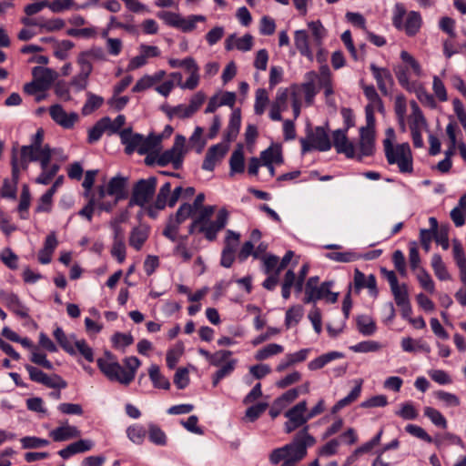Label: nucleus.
Masks as SVG:
<instances>
[{"label": "nucleus", "mask_w": 466, "mask_h": 466, "mask_svg": "<svg viewBox=\"0 0 466 466\" xmlns=\"http://www.w3.org/2000/svg\"><path fill=\"white\" fill-rule=\"evenodd\" d=\"M316 443V440L308 432V426L298 432L292 441L274 449L268 460L272 465L282 461L280 466H296L307 456V451Z\"/></svg>", "instance_id": "obj_1"}, {"label": "nucleus", "mask_w": 466, "mask_h": 466, "mask_svg": "<svg viewBox=\"0 0 466 466\" xmlns=\"http://www.w3.org/2000/svg\"><path fill=\"white\" fill-rule=\"evenodd\" d=\"M97 366L101 372L111 381H117L123 385L130 384L135 377L141 362L137 357L125 358L124 369L110 352H106L105 358L97 360Z\"/></svg>", "instance_id": "obj_2"}, {"label": "nucleus", "mask_w": 466, "mask_h": 466, "mask_svg": "<svg viewBox=\"0 0 466 466\" xmlns=\"http://www.w3.org/2000/svg\"><path fill=\"white\" fill-rule=\"evenodd\" d=\"M385 135L383 147L388 163L390 165H397L401 173H411L413 170V161L409 143L405 142L394 146L393 143L396 140V136L392 127L387 128Z\"/></svg>", "instance_id": "obj_3"}, {"label": "nucleus", "mask_w": 466, "mask_h": 466, "mask_svg": "<svg viewBox=\"0 0 466 466\" xmlns=\"http://www.w3.org/2000/svg\"><path fill=\"white\" fill-rule=\"evenodd\" d=\"M44 130L39 128L32 137L30 145L23 146L20 152L18 166L20 169H26L29 162H40V167H45L50 163L54 149L48 145H44Z\"/></svg>", "instance_id": "obj_4"}, {"label": "nucleus", "mask_w": 466, "mask_h": 466, "mask_svg": "<svg viewBox=\"0 0 466 466\" xmlns=\"http://www.w3.org/2000/svg\"><path fill=\"white\" fill-rule=\"evenodd\" d=\"M311 36L305 30H297L294 34V44L300 55L313 61V48H319L322 40L326 36V29L319 21H312L308 24Z\"/></svg>", "instance_id": "obj_5"}, {"label": "nucleus", "mask_w": 466, "mask_h": 466, "mask_svg": "<svg viewBox=\"0 0 466 466\" xmlns=\"http://www.w3.org/2000/svg\"><path fill=\"white\" fill-rule=\"evenodd\" d=\"M319 277H311L308 279L305 287V303L315 302L326 299L328 302L335 303L338 300L339 293L330 291L333 281H325L318 287Z\"/></svg>", "instance_id": "obj_6"}, {"label": "nucleus", "mask_w": 466, "mask_h": 466, "mask_svg": "<svg viewBox=\"0 0 466 466\" xmlns=\"http://www.w3.org/2000/svg\"><path fill=\"white\" fill-rule=\"evenodd\" d=\"M157 187V178L150 177L147 179H140L133 188L129 205L144 207L152 199Z\"/></svg>", "instance_id": "obj_7"}, {"label": "nucleus", "mask_w": 466, "mask_h": 466, "mask_svg": "<svg viewBox=\"0 0 466 466\" xmlns=\"http://www.w3.org/2000/svg\"><path fill=\"white\" fill-rule=\"evenodd\" d=\"M194 214L195 213L193 212V207H191V204H182L177 212L169 217L166 228L163 231V235L171 241H176L177 239V235L180 225Z\"/></svg>", "instance_id": "obj_8"}, {"label": "nucleus", "mask_w": 466, "mask_h": 466, "mask_svg": "<svg viewBox=\"0 0 466 466\" xmlns=\"http://www.w3.org/2000/svg\"><path fill=\"white\" fill-rule=\"evenodd\" d=\"M185 137L177 135L176 137L173 147L159 156V157L157 158V164L161 167H164L168 163H172L174 168H180L185 153Z\"/></svg>", "instance_id": "obj_9"}, {"label": "nucleus", "mask_w": 466, "mask_h": 466, "mask_svg": "<svg viewBox=\"0 0 466 466\" xmlns=\"http://www.w3.org/2000/svg\"><path fill=\"white\" fill-rule=\"evenodd\" d=\"M306 410L307 402L306 400H302L285 413V416L288 418L284 425L286 433H291L296 429L307 423L309 419L308 418V414H306Z\"/></svg>", "instance_id": "obj_10"}, {"label": "nucleus", "mask_w": 466, "mask_h": 466, "mask_svg": "<svg viewBox=\"0 0 466 466\" xmlns=\"http://www.w3.org/2000/svg\"><path fill=\"white\" fill-rule=\"evenodd\" d=\"M25 368L32 381L41 383L48 388L59 390L65 389L67 385L66 382L57 374L47 375L41 370L29 364H26Z\"/></svg>", "instance_id": "obj_11"}, {"label": "nucleus", "mask_w": 466, "mask_h": 466, "mask_svg": "<svg viewBox=\"0 0 466 466\" xmlns=\"http://www.w3.org/2000/svg\"><path fill=\"white\" fill-rule=\"evenodd\" d=\"M228 221V212L225 208L218 210L216 216V219L201 225L198 228V232L204 234L205 238L208 241H214L217 238L218 233L221 231Z\"/></svg>", "instance_id": "obj_12"}, {"label": "nucleus", "mask_w": 466, "mask_h": 466, "mask_svg": "<svg viewBox=\"0 0 466 466\" xmlns=\"http://www.w3.org/2000/svg\"><path fill=\"white\" fill-rule=\"evenodd\" d=\"M127 178L116 176L110 179L106 187L100 186L97 188L98 200L103 199L106 195L116 198V200H121L127 198L126 193Z\"/></svg>", "instance_id": "obj_13"}, {"label": "nucleus", "mask_w": 466, "mask_h": 466, "mask_svg": "<svg viewBox=\"0 0 466 466\" xmlns=\"http://www.w3.org/2000/svg\"><path fill=\"white\" fill-rule=\"evenodd\" d=\"M239 234L233 230H227L225 247L221 253L220 265L230 268L235 260V251L239 243Z\"/></svg>", "instance_id": "obj_14"}, {"label": "nucleus", "mask_w": 466, "mask_h": 466, "mask_svg": "<svg viewBox=\"0 0 466 466\" xmlns=\"http://www.w3.org/2000/svg\"><path fill=\"white\" fill-rule=\"evenodd\" d=\"M339 154H344L348 158L356 157V147L347 137V130L337 129L332 133V144Z\"/></svg>", "instance_id": "obj_15"}, {"label": "nucleus", "mask_w": 466, "mask_h": 466, "mask_svg": "<svg viewBox=\"0 0 466 466\" xmlns=\"http://www.w3.org/2000/svg\"><path fill=\"white\" fill-rule=\"evenodd\" d=\"M306 81L299 86H296L292 87V91H297L298 97L301 95L304 96L305 102L308 106H311L314 101V97L318 93L316 88L317 73L315 71H309L305 75Z\"/></svg>", "instance_id": "obj_16"}, {"label": "nucleus", "mask_w": 466, "mask_h": 466, "mask_svg": "<svg viewBox=\"0 0 466 466\" xmlns=\"http://www.w3.org/2000/svg\"><path fill=\"white\" fill-rule=\"evenodd\" d=\"M370 68L381 94L384 96L390 95V89L394 85L390 70L385 67H379L375 64H370Z\"/></svg>", "instance_id": "obj_17"}, {"label": "nucleus", "mask_w": 466, "mask_h": 466, "mask_svg": "<svg viewBox=\"0 0 466 466\" xmlns=\"http://www.w3.org/2000/svg\"><path fill=\"white\" fill-rule=\"evenodd\" d=\"M228 147L226 144L219 143L210 147L204 158L202 168L208 171H213L216 165L219 163L226 156Z\"/></svg>", "instance_id": "obj_18"}, {"label": "nucleus", "mask_w": 466, "mask_h": 466, "mask_svg": "<svg viewBox=\"0 0 466 466\" xmlns=\"http://www.w3.org/2000/svg\"><path fill=\"white\" fill-rule=\"evenodd\" d=\"M0 301L18 317L22 319L29 318L28 309L22 304L16 295L0 290Z\"/></svg>", "instance_id": "obj_19"}, {"label": "nucleus", "mask_w": 466, "mask_h": 466, "mask_svg": "<svg viewBox=\"0 0 466 466\" xmlns=\"http://www.w3.org/2000/svg\"><path fill=\"white\" fill-rule=\"evenodd\" d=\"M162 137L161 136H148L147 137H144L141 135V141H139V146L137 147V153L139 155H151L155 153H158L160 151V144ZM147 165H150L152 161L147 156L145 159Z\"/></svg>", "instance_id": "obj_20"}, {"label": "nucleus", "mask_w": 466, "mask_h": 466, "mask_svg": "<svg viewBox=\"0 0 466 466\" xmlns=\"http://www.w3.org/2000/svg\"><path fill=\"white\" fill-rule=\"evenodd\" d=\"M52 119L65 128H70L77 121L76 113L67 114L60 105H54L49 109Z\"/></svg>", "instance_id": "obj_21"}, {"label": "nucleus", "mask_w": 466, "mask_h": 466, "mask_svg": "<svg viewBox=\"0 0 466 466\" xmlns=\"http://www.w3.org/2000/svg\"><path fill=\"white\" fill-rule=\"evenodd\" d=\"M289 90L279 88L277 91L275 100L272 102L269 111V117L274 121L281 120V112L288 108Z\"/></svg>", "instance_id": "obj_22"}, {"label": "nucleus", "mask_w": 466, "mask_h": 466, "mask_svg": "<svg viewBox=\"0 0 466 466\" xmlns=\"http://www.w3.org/2000/svg\"><path fill=\"white\" fill-rule=\"evenodd\" d=\"M374 132L367 130H360L359 151L356 149V157L361 160L363 157L373 154L374 151Z\"/></svg>", "instance_id": "obj_23"}, {"label": "nucleus", "mask_w": 466, "mask_h": 466, "mask_svg": "<svg viewBox=\"0 0 466 466\" xmlns=\"http://www.w3.org/2000/svg\"><path fill=\"white\" fill-rule=\"evenodd\" d=\"M34 79L37 82L40 89L47 90L55 79L56 78V72L48 67L35 66L33 68Z\"/></svg>", "instance_id": "obj_24"}, {"label": "nucleus", "mask_w": 466, "mask_h": 466, "mask_svg": "<svg viewBox=\"0 0 466 466\" xmlns=\"http://www.w3.org/2000/svg\"><path fill=\"white\" fill-rule=\"evenodd\" d=\"M150 228L147 225H139L132 228L128 243L131 248L140 250L149 237Z\"/></svg>", "instance_id": "obj_25"}, {"label": "nucleus", "mask_w": 466, "mask_h": 466, "mask_svg": "<svg viewBox=\"0 0 466 466\" xmlns=\"http://www.w3.org/2000/svg\"><path fill=\"white\" fill-rule=\"evenodd\" d=\"M81 435V431L76 427L68 425L66 422L62 423L59 427L49 432V436L54 441H65L70 439L77 438Z\"/></svg>", "instance_id": "obj_26"}, {"label": "nucleus", "mask_w": 466, "mask_h": 466, "mask_svg": "<svg viewBox=\"0 0 466 466\" xmlns=\"http://www.w3.org/2000/svg\"><path fill=\"white\" fill-rule=\"evenodd\" d=\"M309 138L313 143L315 149L319 151H328L331 148V142L329 137L323 127H317Z\"/></svg>", "instance_id": "obj_27"}, {"label": "nucleus", "mask_w": 466, "mask_h": 466, "mask_svg": "<svg viewBox=\"0 0 466 466\" xmlns=\"http://www.w3.org/2000/svg\"><path fill=\"white\" fill-rule=\"evenodd\" d=\"M94 445V441H92L91 440H79L76 442L69 444L65 449L60 450L58 451V454L63 459H68L74 454L83 453L92 450Z\"/></svg>", "instance_id": "obj_28"}, {"label": "nucleus", "mask_w": 466, "mask_h": 466, "mask_svg": "<svg viewBox=\"0 0 466 466\" xmlns=\"http://www.w3.org/2000/svg\"><path fill=\"white\" fill-rule=\"evenodd\" d=\"M20 171L17 159L14 157L12 159V176L13 182L5 179L2 187L1 195L3 198H15L16 195V183L18 180V173Z\"/></svg>", "instance_id": "obj_29"}, {"label": "nucleus", "mask_w": 466, "mask_h": 466, "mask_svg": "<svg viewBox=\"0 0 466 466\" xmlns=\"http://www.w3.org/2000/svg\"><path fill=\"white\" fill-rule=\"evenodd\" d=\"M119 136L122 144L126 146L125 151L127 154L130 155L134 151H137L139 141H141L140 134H134L131 128H126L119 133Z\"/></svg>", "instance_id": "obj_30"}, {"label": "nucleus", "mask_w": 466, "mask_h": 466, "mask_svg": "<svg viewBox=\"0 0 466 466\" xmlns=\"http://www.w3.org/2000/svg\"><path fill=\"white\" fill-rule=\"evenodd\" d=\"M253 46V37L250 35H245L240 38H236L234 35H230L226 40L225 47L227 50H232L237 48L240 51H249Z\"/></svg>", "instance_id": "obj_31"}, {"label": "nucleus", "mask_w": 466, "mask_h": 466, "mask_svg": "<svg viewBox=\"0 0 466 466\" xmlns=\"http://www.w3.org/2000/svg\"><path fill=\"white\" fill-rule=\"evenodd\" d=\"M57 244L54 232L46 237L44 248L38 253V260L41 264H48L51 261L52 254Z\"/></svg>", "instance_id": "obj_32"}, {"label": "nucleus", "mask_w": 466, "mask_h": 466, "mask_svg": "<svg viewBox=\"0 0 466 466\" xmlns=\"http://www.w3.org/2000/svg\"><path fill=\"white\" fill-rule=\"evenodd\" d=\"M343 357H344V355L341 352L330 351V352L322 354V355L319 356L318 358L309 361L308 364V368L310 370H320L328 363H329L335 360L341 359Z\"/></svg>", "instance_id": "obj_33"}, {"label": "nucleus", "mask_w": 466, "mask_h": 466, "mask_svg": "<svg viewBox=\"0 0 466 466\" xmlns=\"http://www.w3.org/2000/svg\"><path fill=\"white\" fill-rule=\"evenodd\" d=\"M230 175L243 173L245 168L243 147L238 145L229 158Z\"/></svg>", "instance_id": "obj_34"}, {"label": "nucleus", "mask_w": 466, "mask_h": 466, "mask_svg": "<svg viewBox=\"0 0 466 466\" xmlns=\"http://www.w3.org/2000/svg\"><path fill=\"white\" fill-rule=\"evenodd\" d=\"M240 123H241L240 110L235 109L231 114L230 119H229V122H228V125L227 127V131L225 134L226 140L232 141L237 137L238 131H239Z\"/></svg>", "instance_id": "obj_35"}, {"label": "nucleus", "mask_w": 466, "mask_h": 466, "mask_svg": "<svg viewBox=\"0 0 466 466\" xmlns=\"http://www.w3.org/2000/svg\"><path fill=\"white\" fill-rule=\"evenodd\" d=\"M411 123L410 125V131H421L427 125L426 119L416 102L411 103Z\"/></svg>", "instance_id": "obj_36"}, {"label": "nucleus", "mask_w": 466, "mask_h": 466, "mask_svg": "<svg viewBox=\"0 0 466 466\" xmlns=\"http://www.w3.org/2000/svg\"><path fill=\"white\" fill-rule=\"evenodd\" d=\"M109 123V117L106 116L101 118L96 125L89 129L87 141L93 144L100 139L103 133L106 131V125Z\"/></svg>", "instance_id": "obj_37"}, {"label": "nucleus", "mask_w": 466, "mask_h": 466, "mask_svg": "<svg viewBox=\"0 0 466 466\" xmlns=\"http://www.w3.org/2000/svg\"><path fill=\"white\" fill-rule=\"evenodd\" d=\"M283 350V346L277 343H270L259 349L255 354V359L257 360H264L272 356L282 353Z\"/></svg>", "instance_id": "obj_38"}, {"label": "nucleus", "mask_w": 466, "mask_h": 466, "mask_svg": "<svg viewBox=\"0 0 466 466\" xmlns=\"http://www.w3.org/2000/svg\"><path fill=\"white\" fill-rule=\"evenodd\" d=\"M148 375L155 387L164 390L169 389L170 383L167 379L161 375L157 365L152 364L149 367Z\"/></svg>", "instance_id": "obj_39"}, {"label": "nucleus", "mask_w": 466, "mask_h": 466, "mask_svg": "<svg viewBox=\"0 0 466 466\" xmlns=\"http://www.w3.org/2000/svg\"><path fill=\"white\" fill-rule=\"evenodd\" d=\"M431 267L436 277L440 280H449L451 279V275L449 274L441 255L434 254L431 258Z\"/></svg>", "instance_id": "obj_40"}, {"label": "nucleus", "mask_w": 466, "mask_h": 466, "mask_svg": "<svg viewBox=\"0 0 466 466\" xmlns=\"http://www.w3.org/2000/svg\"><path fill=\"white\" fill-rule=\"evenodd\" d=\"M50 163H46L45 167H41L42 172L36 177L35 182L42 185H47L51 182L54 177L59 170V166L56 164L49 165Z\"/></svg>", "instance_id": "obj_41"}, {"label": "nucleus", "mask_w": 466, "mask_h": 466, "mask_svg": "<svg viewBox=\"0 0 466 466\" xmlns=\"http://www.w3.org/2000/svg\"><path fill=\"white\" fill-rule=\"evenodd\" d=\"M127 438L135 444L141 445L147 435L146 429L138 424H134L127 429Z\"/></svg>", "instance_id": "obj_42"}, {"label": "nucleus", "mask_w": 466, "mask_h": 466, "mask_svg": "<svg viewBox=\"0 0 466 466\" xmlns=\"http://www.w3.org/2000/svg\"><path fill=\"white\" fill-rule=\"evenodd\" d=\"M420 24H421V18H420V14L415 11L410 12L408 14V16H407V19H406V22L404 25L406 33L409 35H415L420 29Z\"/></svg>", "instance_id": "obj_43"}, {"label": "nucleus", "mask_w": 466, "mask_h": 466, "mask_svg": "<svg viewBox=\"0 0 466 466\" xmlns=\"http://www.w3.org/2000/svg\"><path fill=\"white\" fill-rule=\"evenodd\" d=\"M86 96H87V100L82 108V114L84 116L90 115L96 109L99 108L104 102L103 97L96 96L93 93L88 92L86 94Z\"/></svg>", "instance_id": "obj_44"}, {"label": "nucleus", "mask_w": 466, "mask_h": 466, "mask_svg": "<svg viewBox=\"0 0 466 466\" xmlns=\"http://www.w3.org/2000/svg\"><path fill=\"white\" fill-rule=\"evenodd\" d=\"M261 160L264 166H270V164H281L283 162V158L281 156V152L278 148L269 147L263 152H261Z\"/></svg>", "instance_id": "obj_45"}, {"label": "nucleus", "mask_w": 466, "mask_h": 466, "mask_svg": "<svg viewBox=\"0 0 466 466\" xmlns=\"http://www.w3.org/2000/svg\"><path fill=\"white\" fill-rule=\"evenodd\" d=\"M206 17L200 15H193L188 17L180 16L177 28L183 32H190L195 29L197 22H204Z\"/></svg>", "instance_id": "obj_46"}, {"label": "nucleus", "mask_w": 466, "mask_h": 466, "mask_svg": "<svg viewBox=\"0 0 466 466\" xmlns=\"http://www.w3.org/2000/svg\"><path fill=\"white\" fill-rule=\"evenodd\" d=\"M424 415L437 427L446 429L448 426L445 417L436 409L431 407L424 408Z\"/></svg>", "instance_id": "obj_47"}, {"label": "nucleus", "mask_w": 466, "mask_h": 466, "mask_svg": "<svg viewBox=\"0 0 466 466\" xmlns=\"http://www.w3.org/2000/svg\"><path fill=\"white\" fill-rule=\"evenodd\" d=\"M268 104V95L264 88H258L256 91L254 111L255 114L261 116Z\"/></svg>", "instance_id": "obj_48"}, {"label": "nucleus", "mask_w": 466, "mask_h": 466, "mask_svg": "<svg viewBox=\"0 0 466 466\" xmlns=\"http://www.w3.org/2000/svg\"><path fill=\"white\" fill-rule=\"evenodd\" d=\"M401 348L404 351L407 352H414L417 350H422L425 352H430V346L426 343H422L420 341H415L411 338H403L401 339Z\"/></svg>", "instance_id": "obj_49"}, {"label": "nucleus", "mask_w": 466, "mask_h": 466, "mask_svg": "<svg viewBox=\"0 0 466 466\" xmlns=\"http://www.w3.org/2000/svg\"><path fill=\"white\" fill-rule=\"evenodd\" d=\"M171 192V184L166 182L159 189L157 198L154 202L157 209H164L166 206H168V197Z\"/></svg>", "instance_id": "obj_50"}, {"label": "nucleus", "mask_w": 466, "mask_h": 466, "mask_svg": "<svg viewBox=\"0 0 466 466\" xmlns=\"http://www.w3.org/2000/svg\"><path fill=\"white\" fill-rule=\"evenodd\" d=\"M148 437L151 442L156 445L164 446L167 443L165 432L157 425H148Z\"/></svg>", "instance_id": "obj_51"}, {"label": "nucleus", "mask_w": 466, "mask_h": 466, "mask_svg": "<svg viewBox=\"0 0 466 466\" xmlns=\"http://www.w3.org/2000/svg\"><path fill=\"white\" fill-rule=\"evenodd\" d=\"M434 396L446 407H458L461 404L460 399L455 394L451 392L437 390L434 392Z\"/></svg>", "instance_id": "obj_52"}, {"label": "nucleus", "mask_w": 466, "mask_h": 466, "mask_svg": "<svg viewBox=\"0 0 466 466\" xmlns=\"http://www.w3.org/2000/svg\"><path fill=\"white\" fill-rule=\"evenodd\" d=\"M303 316L301 306H293L286 312L285 323L287 328L297 325Z\"/></svg>", "instance_id": "obj_53"}, {"label": "nucleus", "mask_w": 466, "mask_h": 466, "mask_svg": "<svg viewBox=\"0 0 466 466\" xmlns=\"http://www.w3.org/2000/svg\"><path fill=\"white\" fill-rule=\"evenodd\" d=\"M417 279L423 289L430 293H433L435 291L434 281L432 280L431 275L424 268H420L417 273Z\"/></svg>", "instance_id": "obj_54"}, {"label": "nucleus", "mask_w": 466, "mask_h": 466, "mask_svg": "<svg viewBox=\"0 0 466 466\" xmlns=\"http://www.w3.org/2000/svg\"><path fill=\"white\" fill-rule=\"evenodd\" d=\"M360 333L366 336L372 335L376 330L374 321L368 316H360L357 320Z\"/></svg>", "instance_id": "obj_55"}, {"label": "nucleus", "mask_w": 466, "mask_h": 466, "mask_svg": "<svg viewBox=\"0 0 466 466\" xmlns=\"http://www.w3.org/2000/svg\"><path fill=\"white\" fill-rule=\"evenodd\" d=\"M66 23L61 18L46 19L43 16L42 33H52L63 29Z\"/></svg>", "instance_id": "obj_56"}, {"label": "nucleus", "mask_w": 466, "mask_h": 466, "mask_svg": "<svg viewBox=\"0 0 466 466\" xmlns=\"http://www.w3.org/2000/svg\"><path fill=\"white\" fill-rule=\"evenodd\" d=\"M23 449H38L46 447L49 441L35 436H26L20 440Z\"/></svg>", "instance_id": "obj_57"}, {"label": "nucleus", "mask_w": 466, "mask_h": 466, "mask_svg": "<svg viewBox=\"0 0 466 466\" xmlns=\"http://www.w3.org/2000/svg\"><path fill=\"white\" fill-rule=\"evenodd\" d=\"M54 337L55 339L57 340V342L59 343V345L69 354L71 355H75L76 354V350L75 348L72 346L71 342L69 341V339H67V337L66 336L65 332L63 331V329L61 328H56L54 331Z\"/></svg>", "instance_id": "obj_58"}, {"label": "nucleus", "mask_w": 466, "mask_h": 466, "mask_svg": "<svg viewBox=\"0 0 466 466\" xmlns=\"http://www.w3.org/2000/svg\"><path fill=\"white\" fill-rule=\"evenodd\" d=\"M409 68L404 66H397L394 67L395 76L400 85L407 90H411L412 85L409 78Z\"/></svg>", "instance_id": "obj_59"}, {"label": "nucleus", "mask_w": 466, "mask_h": 466, "mask_svg": "<svg viewBox=\"0 0 466 466\" xmlns=\"http://www.w3.org/2000/svg\"><path fill=\"white\" fill-rule=\"evenodd\" d=\"M30 192L27 187L25 186L20 196V202L18 206V211L22 219H26L28 218L27 210L30 206Z\"/></svg>", "instance_id": "obj_60"}, {"label": "nucleus", "mask_w": 466, "mask_h": 466, "mask_svg": "<svg viewBox=\"0 0 466 466\" xmlns=\"http://www.w3.org/2000/svg\"><path fill=\"white\" fill-rule=\"evenodd\" d=\"M397 306L410 301L408 287L406 284L399 285L390 289Z\"/></svg>", "instance_id": "obj_61"}, {"label": "nucleus", "mask_w": 466, "mask_h": 466, "mask_svg": "<svg viewBox=\"0 0 466 466\" xmlns=\"http://www.w3.org/2000/svg\"><path fill=\"white\" fill-rule=\"evenodd\" d=\"M362 388V380H356L355 387L351 390V391L343 399L339 400L338 403L342 408L350 405L353 401H355L360 395Z\"/></svg>", "instance_id": "obj_62"}, {"label": "nucleus", "mask_w": 466, "mask_h": 466, "mask_svg": "<svg viewBox=\"0 0 466 466\" xmlns=\"http://www.w3.org/2000/svg\"><path fill=\"white\" fill-rule=\"evenodd\" d=\"M74 43L70 40H62L56 42L54 55L60 60H65L67 57V53L74 47Z\"/></svg>", "instance_id": "obj_63"}, {"label": "nucleus", "mask_w": 466, "mask_h": 466, "mask_svg": "<svg viewBox=\"0 0 466 466\" xmlns=\"http://www.w3.org/2000/svg\"><path fill=\"white\" fill-rule=\"evenodd\" d=\"M268 404L266 403H258L249 407L246 410V414L244 420L253 422L267 410Z\"/></svg>", "instance_id": "obj_64"}]
</instances>
